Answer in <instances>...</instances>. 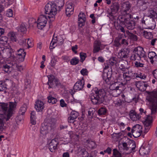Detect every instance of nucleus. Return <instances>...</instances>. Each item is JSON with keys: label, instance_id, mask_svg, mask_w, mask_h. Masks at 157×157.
Returning a JSON list of instances; mask_svg holds the SVG:
<instances>
[{"label": "nucleus", "instance_id": "53", "mask_svg": "<svg viewBox=\"0 0 157 157\" xmlns=\"http://www.w3.org/2000/svg\"><path fill=\"white\" fill-rule=\"evenodd\" d=\"M135 66L137 67H144V64L136 61L135 63Z\"/></svg>", "mask_w": 157, "mask_h": 157}, {"label": "nucleus", "instance_id": "54", "mask_svg": "<svg viewBox=\"0 0 157 157\" xmlns=\"http://www.w3.org/2000/svg\"><path fill=\"white\" fill-rule=\"evenodd\" d=\"M31 83V81L29 79H26L25 82V85L26 88L29 87L30 86V84Z\"/></svg>", "mask_w": 157, "mask_h": 157}, {"label": "nucleus", "instance_id": "27", "mask_svg": "<svg viewBox=\"0 0 157 157\" xmlns=\"http://www.w3.org/2000/svg\"><path fill=\"white\" fill-rule=\"evenodd\" d=\"M12 66V65H11V64L10 63H9L8 64L3 65L2 67V69L5 72L8 73H9L11 71V68Z\"/></svg>", "mask_w": 157, "mask_h": 157}, {"label": "nucleus", "instance_id": "63", "mask_svg": "<svg viewBox=\"0 0 157 157\" xmlns=\"http://www.w3.org/2000/svg\"><path fill=\"white\" fill-rule=\"evenodd\" d=\"M75 119L73 117L70 116V117H68V121L69 122L71 123H73L74 122V120Z\"/></svg>", "mask_w": 157, "mask_h": 157}, {"label": "nucleus", "instance_id": "58", "mask_svg": "<svg viewBox=\"0 0 157 157\" xmlns=\"http://www.w3.org/2000/svg\"><path fill=\"white\" fill-rule=\"evenodd\" d=\"M151 44L152 46L157 45V39L154 38L152 39L151 41Z\"/></svg>", "mask_w": 157, "mask_h": 157}, {"label": "nucleus", "instance_id": "62", "mask_svg": "<svg viewBox=\"0 0 157 157\" xmlns=\"http://www.w3.org/2000/svg\"><path fill=\"white\" fill-rule=\"evenodd\" d=\"M56 43V41H54L53 40H52L51 43L50 44V49H53L55 47V46H54V44Z\"/></svg>", "mask_w": 157, "mask_h": 157}, {"label": "nucleus", "instance_id": "51", "mask_svg": "<svg viewBox=\"0 0 157 157\" xmlns=\"http://www.w3.org/2000/svg\"><path fill=\"white\" fill-rule=\"evenodd\" d=\"M80 73L83 75H87L88 72L86 69L83 68L80 71Z\"/></svg>", "mask_w": 157, "mask_h": 157}, {"label": "nucleus", "instance_id": "41", "mask_svg": "<svg viewBox=\"0 0 157 157\" xmlns=\"http://www.w3.org/2000/svg\"><path fill=\"white\" fill-rule=\"evenodd\" d=\"M157 14L153 10H150L149 11V17L150 18H154L156 17Z\"/></svg>", "mask_w": 157, "mask_h": 157}, {"label": "nucleus", "instance_id": "10", "mask_svg": "<svg viewBox=\"0 0 157 157\" xmlns=\"http://www.w3.org/2000/svg\"><path fill=\"white\" fill-rule=\"evenodd\" d=\"M47 18L44 15H40L37 22V27L38 29H42L46 25L47 23Z\"/></svg>", "mask_w": 157, "mask_h": 157}, {"label": "nucleus", "instance_id": "6", "mask_svg": "<svg viewBox=\"0 0 157 157\" xmlns=\"http://www.w3.org/2000/svg\"><path fill=\"white\" fill-rule=\"evenodd\" d=\"M132 16L131 17H119L121 19L123 20L122 24L124 25V26L128 30H133L136 26V22L135 21L131 19Z\"/></svg>", "mask_w": 157, "mask_h": 157}, {"label": "nucleus", "instance_id": "56", "mask_svg": "<svg viewBox=\"0 0 157 157\" xmlns=\"http://www.w3.org/2000/svg\"><path fill=\"white\" fill-rule=\"evenodd\" d=\"M146 0H138V3L140 6H143V5L146 4L147 2Z\"/></svg>", "mask_w": 157, "mask_h": 157}, {"label": "nucleus", "instance_id": "57", "mask_svg": "<svg viewBox=\"0 0 157 157\" xmlns=\"http://www.w3.org/2000/svg\"><path fill=\"white\" fill-rule=\"evenodd\" d=\"M60 104L62 107H64L67 106V104L65 103L63 99H62L60 101Z\"/></svg>", "mask_w": 157, "mask_h": 157}, {"label": "nucleus", "instance_id": "8", "mask_svg": "<svg viewBox=\"0 0 157 157\" xmlns=\"http://www.w3.org/2000/svg\"><path fill=\"white\" fill-rule=\"evenodd\" d=\"M142 128L141 125L137 124L134 126L132 129V135L135 138L139 137L142 133Z\"/></svg>", "mask_w": 157, "mask_h": 157}, {"label": "nucleus", "instance_id": "11", "mask_svg": "<svg viewBox=\"0 0 157 157\" xmlns=\"http://www.w3.org/2000/svg\"><path fill=\"white\" fill-rule=\"evenodd\" d=\"M152 119L151 116L148 115L144 119V120L143 121V123L145 127L144 133H147L150 128L152 123Z\"/></svg>", "mask_w": 157, "mask_h": 157}, {"label": "nucleus", "instance_id": "3", "mask_svg": "<svg viewBox=\"0 0 157 157\" xmlns=\"http://www.w3.org/2000/svg\"><path fill=\"white\" fill-rule=\"evenodd\" d=\"M56 7L55 3L51 2L45 6V13L49 15L48 17L50 19V21H53L55 20V16L57 13Z\"/></svg>", "mask_w": 157, "mask_h": 157}, {"label": "nucleus", "instance_id": "40", "mask_svg": "<svg viewBox=\"0 0 157 157\" xmlns=\"http://www.w3.org/2000/svg\"><path fill=\"white\" fill-rule=\"evenodd\" d=\"M26 39H24L20 40L18 41V43L20 45H22L23 47L26 46Z\"/></svg>", "mask_w": 157, "mask_h": 157}, {"label": "nucleus", "instance_id": "31", "mask_svg": "<svg viewBox=\"0 0 157 157\" xmlns=\"http://www.w3.org/2000/svg\"><path fill=\"white\" fill-rule=\"evenodd\" d=\"M27 108V105L25 104H24L20 109L19 111V114L22 115H24L25 112L26 111Z\"/></svg>", "mask_w": 157, "mask_h": 157}, {"label": "nucleus", "instance_id": "48", "mask_svg": "<svg viewBox=\"0 0 157 157\" xmlns=\"http://www.w3.org/2000/svg\"><path fill=\"white\" fill-rule=\"evenodd\" d=\"M86 19H81L78 20V26L81 27H82V26L84 25L85 22L86 21Z\"/></svg>", "mask_w": 157, "mask_h": 157}, {"label": "nucleus", "instance_id": "37", "mask_svg": "<svg viewBox=\"0 0 157 157\" xmlns=\"http://www.w3.org/2000/svg\"><path fill=\"white\" fill-rule=\"evenodd\" d=\"M117 58L113 57L109 60V63L111 66H113L117 63Z\"/></svg>", "mask_w": 157, "mask_h": 157}, {"label": "nucleus", "instance_id": "18", "mask_svg": "<svg viewBox=\"0 0 157 157\" xmlns=\"http://www.w3.org/2000/svg\"><path fill=\"white\" fill-rule=\"evenodd\" d=\"M136 86L139 90L144 91L146 89V88L148 86V85L146 82L142 81H139L136 82Z\"/></svg>", "mask_w": 157, "mask_h": 157}, {"label": "nucleus", "instance_id": "64", "mask_svg": "<svg viewBox=\"0 0 157 157\" xmlns=\"http://www.w3.org/2000/svg\"><path fill=\"white\" fill-rule=\"evenodd\" d=\"M152 74L154 78L157 80V69H155L153 71Z\"/></svg>", "mask_w": 157, "mask_h": 157}, {"label": "nucleus", "instance_id": "5", "mask_svg": "<svg viewBox=\"0 0 157 157\" xmlns=\"http://www.w3.org/2000/svg\"><path fill=\"white\" fill-rule=\"evenodd\" d=\"M146 57V55L144 48L141 47H138L134 49L133 53L131 56V59L133 60H140L142 58H145Z\"/></svg>", "mask_w": 157, "mask_h": 157}, {"label": "nucleus", "instance_id": "34", "mask_svg": "<svg viewBox=\"0 0 157 157\" xmlns=\"http://www.w3.org/2000/svg\"><path fill=\"white\" fill-rule=\"evenodd\" d=\"M8 42V38L6 36H2L0 38V43L4 45L6 44Z\"/></svg>", "mask_w": 157, "mask_h": 157}, {"label": "nucleus", "instance_id": "20", "mask_svg": "<svg viewBox=\"0 0 157 157\" xmlns=\"http://www.w3.org/2000/svg\"><path fill=\"white\" fill-rule=\"evenodd\" d=\"M112 72V70L111 71H109L106 73H104L102 75V78L106 83H109L111 79Z\"/></svg>", "mask_w": 157, "mask_h": 157}, {"label": "nucleus", "instance_id": "38", "mask_svg": "<svg viewBox=\"0 0 157 157\" xmlns=\"http://www.w3.org/2000/svg\"><path fill=\"white\" fill-rule=\"evenodd\" d=\"M80 152L83 157H88L89 154L85 148L81 149L80 151Z\"/></svg>", "mask_w": 157, "mask_h": 157}, {"label": "nucleus", "instance_id": "17", "mask_svg": "<svg viewBox=\"0 0 157 157\" xmlns=\"http://www.w3.org/2000/svg\"><path fill=\"white\" fill-rule=\"evenodd\" d=\"M121 19L119 17L118 19H117V21L115 22L114 26L117 30L125 33V29L121 25V24H122V22L123 21V20H121Z\"/></svg>", "mask_w": 157, "mask_h": 157}, {"label": "nucleus", "instance_id": "39", "mask_svg": "<svg viewBox=\"0 0 157 157\" xmlns=\"http://www.w3.org/2000/svg\"><path fill=\"white\" fill-rule=\"evenodd\" d=\"M133 76L136 78H140L142 79H145L146 78V76L144 74H142V73L140 74L134 73Z\"/></svg>", "mask_w": 157, "mask_h": 157}, {"label": "nucleus", "instance_id": "29", "mask_svg": "<svg viewBox=\"0 0 157 157\" xmlns=\"http://www.w3.org/2000/svg\"><path fill=\"white\" fill-rule=\"evenodd\" d=\"M107 109L105 108L101 107L98 110V113L100 116L104 115L107 113Z\"/></svg>", "mask_w": 157, "mask_h": 157}, {"label": "nucleus", "instance_id": "28", "mask_svg": "<svg viewBox=\"0 0 157 157\" xmlns=\"http://www.w3.org/2000/svg\"><path fill=\"white\" fill-rule=\"evenodd\" d=\"M126 33L128 35V37L130 39L134 41H136L137 40V37L136 35L133 34L128 30L126 31Z\"/></svg>", "mask_w": 157, "mask_h": 157}, {"label": "nucleus", "instance_id": "52", "mask_svg": "<svg viewBox=\"0 0 157 157\" xmlns=\"http://www.w3.org/2000/svg\"><path fill=\"white\" fill-rule=\"evenodd\" d=\"M123 77L124 79L127 82H128V81H129L132 78L130 77V76L129 75H127L125 74H123Z\"/></svg>", "mask_w": 157, "mask_h": 157}, {"label": "nucleus", "instance_id": "30", "mask_svg": "<svg viewBox=\"0 0 157 157\" xmlns=\"http://www.w3.org/2000/svg\"><path fill=\"white\" fill-rule=\"evenodd\" d=\"M48 102L49 103H51L52 104H56L57 100L56 99L52 96L51 94H50L48 97Z\"/></svg>", "mask_w": 157, "mask_h": 157}, {"label": "nucleus", "instance_id": "47", "mask_svg": "<svg viewBox=\"0 0 157 157\" xmlns=\"http://www.w3.org/2000/svg\"><path fill=\"white\" fill-rule=\"evenodd\" d=\"M156 53L154 52H149L148 54V56L150 59V61L156 55Z\"/></svg>", "mask_w": 157, "mask_h": 157}, {"label": "nucleus", "instance_id": "60", "mask_svg": "<svg viewBox=\"0 0 157 157\" xmlns=\"http://www.w3.org/2000/svg\"><path fill=\"white\" fill-rule=\"evenodd\" d=\"M56 60L55 58L52 59L51 61V66L54 67L56 65Z\"/></svg>", "mask_w": 157, "mask_h": 157}, {"label": "nucleus", "instance_id": "15", "mask_svg": "<svg viewBox=\"0 0 157 157\" xmlns=\"http://www.w3.org/2000/svg\"><path fill=\"white\" fill-rule=\"evenodd\" d=\"M119 8L120 5L118 2H112L110 7L111 12L109 13V15L111 16H113L114 14L118 12Z\"/></svg>", "mask_w": 157, "mask_h": 157}, {"label": "nucleus", "instance_id": "49", "mask_svg": "<svg viewBox=\"0 0 157 157\" xmlns=\"http://www.w3.org/2000/svg\"><path fill=\"white\" fill-rule=\"evenodd\" d=\"M78 115L79 114L78 113L75 111H72L70 114V116L73 117L74 118H75V119L77 118V117L78 116Z\"/></svg>", "mask_w": 157, "mask_h": 157}, {"label": "nucleus", "instance_id": "36", "mask_svg": "<svg viewBox=\"0 0 157 157\" xmlns=\"http://www.w3.org/2000/svg\"><path fill=\"white\" fill-rule=\"evenodd\" d=\"M113 157H122L121 154L116 149L113 150Z\"/></svg>", "mask_w": 157, "mask_h": 157}, {"label": "nucleus", "instance_id": "19", "mask_svg": "<svg viewBox=\"0 0 157 157\" xmlns=\"http://www.w3.org/2000/svg\"><path fill=\"white\" fill-rule=\"evenodd\" d=\"M17 53L16 54L17 57L19 59V60L21 62L24 61L26 53L24 52V49L23 48H20L17 50Z\"/></svg>", "mask_w": 157, "mask_h": 157}, {"label": "nucleus", "instance_id": "12", "mask_svg": "<svg viewBox=\"0 0 157 157\" xmlns=\"http://www.w3.org/2000/svg\"><path fill=\"white\" fill-rule=\"evenodd\" d=\"M59 143L58 139L55 138L52 139L49 144V148L52 152H54L57 149V146Z\"/></svg>", "mask_w": 157, "mask_h": 157}, {"label": "nucleus", "instance_id": "24", "mask_svg": "<svg viewBox=\"0 0 157 157\" xmlns=\"http://www.w3.org/2000/svg\"><path fill=\"white\" fill-rule=\"evenodd\" d=\"M101 44L99 41H95L94 44V52L96 53L98 52L101 50Z\"/></svg>", "mask_w": 157, "mask_h": 157}, {"label": "nucleus", "instance_id": "22", "mask_svg": "<svg viewBox=\"0 0 157 157\" xmlns=\"http://www.w3.org/2000/svg\"><path fill=\"white\" fill-rule=\"evenodd\" d=\"M129 116L133 121H136L139 120L141 117L140 114H137L133 110H131L129 113Z\"/></svg>", "mask_w": 157, "mask_h": 157}, {"label": "nucleus", "instance_id": "25", "mask_svg": "<svg viewBox=\"0 0 157 157\" xmlns=\"http://www.w3.org/2000/svg\"><path fill=\"white\" fill-rule=\"evenodd\" d=\"M44 103L41 101L37 100L35 104V108L38 111L42 110L44 109Z\"/></svg>", "mask_w": 157, "mask_h": 157}, {"label": "nucleus", "instance_id": "43", "mask_svg": "<svg viewBox=\"0 0 157 157\" xmlns=\"http://www.w3.org/2000/svg\"><path fill=\"white\" fill-rule=\"evenodd\" d=\"M80 56L81 58L80 61L83 62L86 57V54L85 53L82 52L80 53Z\"/></svg>", "mask_w": 157, "mask_h": 157}, {"label": "nucleus", "instance_id": "2", "mask_svg": "<svg viewBox=\"0 0 157 157\" xmlns=\"http://www.w3.org/2000/svg\"><path fill=\"white\" fill-rule=\"evenodd\" d=\"M94 92L90 96L92 102L94 105H100L104 101L106 93L103 89L98 90L96 88Z\"/></svg>", "mask_w": 157, "mask_h": 157}, {"label": "nucleus", "instance_id": "4", "mask_svg": "<svg viewBox=\"0 0 157 157\" xmlns=\"http://www.w3.org/2000/svg\"><path fill=\"white\" fill-rule=\"evenodd\" d=\"M147 99L150 102L151 114H155L157 112V90L154 92Z\"/></svg>", "mask_w": 157, "mask_h": 157}, {"label": "nucleus", "instance_id": "13", "mask_svg": "<svg viewBox=\"0 0 157 157\" xmlns=\"http://www.w3.org/2000/svg\"><path fill=\"white\" fill-rule=\"evenodd\" d=\"M151 148V146L148 144L142 146L139 150L140 154L143 156L148 154Z\"/></svg>", "mask_w": 157, "mask_h": 157}, {"label": "nucleus", "instance_id": "9", "mask_svg": "<svg viewBox=\"0 0 157 157\" xmlns=\"http://www.w3.org/2000/svg\"><path fill=\"white\" fill-rule=\"evenodd\" d=\"M48 82L47 84L49 85L48 88H53L60 85V84L58 80L55 78L53 75H49L48 76Z\"/></svg>", "mask_w": 157, "mask_h": 157}, {"label": "nucleus", "instance_id": "42", "mask_svg": "<svg viewBox=\"0 0 157 157\" xmlns=\"http://www.w3.org/2000/svg\"><path fill=\"white\" fill-rule=\"evenodd\" d=\"M79 62V60L78 59L76 58H74L71 60L70 63L71 64L75 65L77 64Z\"/></svg>", "mask_w": 157, "mask_h": 157}, {"label": "nucleus", "instance_id": "50", "mask_svg": "<svg viewBox=\"0 0 157 157\" xmlns=\"http://www.w3.org/2000/svg\"><path fill=\"white\" fill-rule=\"evenodd\" d=\"M86 19V15L85 13L82 12L80 13L78 16V19Z\"/></svg>", "mask_w": 157, "mask_h": 157}, {"label": "nucleus", "instance_id": "46", "mask_svg": "<svg viewBox=\"0 0 157 157\" xmlns=\"http://www.w3.org/2000/svg\"><path fill=\"white\" fill-rule=\"evenodd\" d=\"M123 101L120 99H117L114 101L115 106L116 107L120 106L122 105Z\"/></svg>", "mask_w": 157, "mask_h": 157}, {"label": "nucleus", "instance_id": "33", "mask_svg": "<svg viewBox=\"0 0 157 157\" xmlns=\"http://www.w3.org/2000/svg\"><path fill=\"white\" fill-rule=\"evenodd\" d=\"M27 29L24 24H21L18 27V30L22 33H24L26 31Z\"/></svg>", "mask_w": 157, "mask_h": 157}, {"label": "nucleus", "instance_id": "23", "mask_svg": "<svg viewBox=\"0 0 157 157\" xmlns=\"http://www.w3.org/2000/svg\"><path fill=\"white\" fill-rule=\"evenodd\" d=\"M40 133L43 136L46 135L48 133V126L47 124H41L40 128Z\"/></svg>", "mask_w": 157, "mask_h": 157}, {"label": "nucleus", "instance_id": "7", "mask_svg": "<svg viewBox=\"0 0 157 157\" xmlns=\"http://www.w3.org/2000/svg\"><path fill=\"white\" fill-rule=\"evenodd\" d=\"M131 5L128 2H123L121 5V13L122 17L132 16L130 13Z\"/></svg>", "mask_w": 157, "mask_h": 157}, {"label": "nucleus", "instance_id": "21", "mask_svg": "<svg viewBox=\"0 0 157 157\" xmlns=\"http://www.w3.org/2000/svg\"><path fill=\"white\" fill-rule=\"evenodd\" d=\"M74 5L72 3H69L66 6V13L67 16L72 14L73 13Z\"/></svg>", "mask_w": 157, "mask_h": 157}, {"label": "nucleus", "instance_id": "16", "mask_svg": "<svg viewBox=\"0 0 157 157\" xmlns=\"http://www.w3.org/2000/svg\"><path fill=\"white\" fill-rule=\"evenodd\" d=\"M85 84L83 78L79 80L76 82L74 86V89L75 90H82Z\"/></svg>", "mask_w": 157, "mask_h": 157}, {"label": "nucleus", "instance_id": "1", "mask_svg": "<svg viewBox=\"0 0 157 157\" xmlns=\"http://www.w3.org/2000/svg\"><path fill=\"white\" fill-rule=\"evenodd\" d=\"M17 103L10 102L8 103H0V110L3 114H0V132L6 128V122L12 116L13 110L16 108Z\"/></svg>", "mask_w": 157, "mask_h": 157}, {"label": "nucleus", "instance_id": "32", "mask_svg": "<svg viewBox=\"0 0 157 157\" xmlns=\"http://www.w3.org/2000/svg\"><path fill=\"white\" fill-rule=\"evenodd\" d=\"M9 36L10 37L12 41L16 42L17 41V40L15 33L13 32H10L9 33Z\"/></svg>", "mask_w": 157, "mask_h": 157}, {"label": "nucleus", "instance_id": "45", "mask_svg": "<svg viewBox=\"0 0 157 157\" xmlns=\"http://www.w3.org/2000/svg\"><path fill=\"white\" fill-rule=\"evenodd\" d=\"M6 86L4 82L0 81V91H3L6 90Z\"/></svg>", "mask_w": 157, "mask_h": 157}, {"label": "nucleus", "instance_id": "59", "mask_svg": "<svg viewBox=\"0 0 157 157\" xmlns=\"http://www.w3.org/2000/svg\"><path fill=\"white\" fill-rule=\"evenodd\" d=\"M119 68L121 70L123 71H125L126 68L124 64H121L119 66Z\"/></svg>", "mask_w": 157, "mask_h": 157}, {"label": "nucleus", "instance_id": "14", "mask_svg": "<svg viewBox=\"0 0 157 157\" xmlns=\"http://www.w3.org/2000/svg\"><path fill=\"white\" fill-rule=\"evenodd\" d=\"M130 52V49L128 48H125L121 49L118 53V57L120 58H127L128 55Z\"/></svg>", "mask_w": 157, "mask_h": 157}, {"label": "nucleus", "instance_id": "26", "mask_svg": "<svg viewBox=\"0 0 157 157\" xmlns=\"http://www.w3.org/2000/svg\"><path fill=\"white\" fill-rule=\"evenodd\" d=\"M141 34L147 39H151L153 37V35L151 33L144 30H142Z\"/></svg>", "mask_w": 157, "mask_h": 157}, {"label": "nucleus", "instance_id": "61", "mask_svg": "<svg viewBox=\"0 0 157 157\" xmlns=\"http://www.w3.org/2000/svg\"><path fill=\"white\" fill-rule=\"evenodd\" d=\"M114 45L118 47L121 45V43L119 42V40L118 39H116L114 41Z\"/></svg>", "mask_w": 157, "mask_h": 157}, {"label": "nucleus", "instance_id": "44", "mask_svg": "<svg viewBox=\"0 0 157 157\" xmlns=\"http://www.w3.org/2000/svg\"><path fill=\"white\" fill-rule=\"evenodd\" d=\"M50 127L53 128L56 124V121L55 119H50L48 121V124Z\"/></svg>", "mask_w": 157, "mask_h": 157}, {"label": "nucleus", "instance_id": "35", "mask_svg": "<svg viewBox=\"0 0 157 157\" xmlns=\"http://www.w3.org/2000/svg\"><path fill=\"white\" fill-rule=\"evenodd\" d=\"M86 142L88 144V146L90 148L93 149L95 146V143L94 141L88 140H86Z\"/></svg>", "mask_w": 157, "mask_h": 157}, {"label": "nucleus", "instance_id": "55", "mask_svg": "<svg viewBox=\"0 0 157 157\" xmlns=\"http://www.w3.org/2000/svg\"><path fill=\"white\" fill-rule=\"evenodd\" d=\"M6 15L7 17H11L13 16V11L11 9H9L7 11Z\"/></svg>", "mask_w": 157, "mask_h": 157}]
</instances>
